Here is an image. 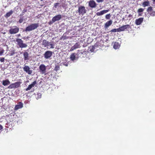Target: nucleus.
<instances>
[{
    "mask_svg": "<svg viewBox=\"0 0 155 155\" xmlns=\"http://www.w3.org/2000/svg\"><path fill=\"white\" fill-rule=\"evenodd\" d=\"M39 26V24H32L27 27L25 30L26 32L29 31L36 29Z\"/></svg>",
    "mask_w": 155,
    "mask_h": 155,
    "instance_id": "nucleus-1",
    "label": "nucleus"
},
{
    "mask_svg": "<svg viewBox=\"0 0 155 155\" xmlns=\"http://www.w3.org/2000/svg\"><path fill=\"white\" fill-rule=\"evenodd\" d=\"M78 12L80 15H84L87 12V10L84 6L80 5L78 7Z\"/></svg>",
    "mask_w": 155,
    "mask_h": 155,
    "instance_id": "nucleus-2",
    "label": "nucleus"
},
{
    "mask_svg": "<svg viewBox=\"0 0 155 155\" xmlns=\"http://www.w3.org/2000/svg\"><path fill=\"white\" fill-rule=\"evenodd\" d=\"M16 41L17 43V45L20 48H25L27 46V45L25 43H23V41L21 39H17Z\"/></svg>",
    "mask_w": 155,
    "mask_h": 155,
    "instance_id": "nucleus-3",
    "label": "nucleus"
},
{
    "mask_svg": "<svg viewBox=\"0 0 155 155\" xmlns=\"http://www.w3.org/2000/svg\"><path fill=\"white\" fill-rule=\"evenodd\" d=\"M78 51L79 52H78L77 54H76V55H77L78 57L82 58L86 57L88 53L86 51Z\"/></svg>",
    "mask_w": 155,
    "mask_h": 155,
    "instance_id": "nucleus-4",
    "label": "nucleus"
},
{
    "mask_svg": "<svg viewBox=\"0 0 155 155\" xmlns=\"http://www.w3.org/2000/svg\"><path fill=\"white\" fill-rule=\"evenodd\" d=\"M13 27L14 28L10 27L11 29L9 30V32L11 34H15L19 31V28L17 26H14Z\"/></svg>",
    "mask_w": 155,
    "mask_h": 155,
    "instance_id": "nucleus-5",
    "label": "nucleus"
},
{
    "mask_svg": "<svg viewBox=\"0 0 155 155\" xmlns=\"http://www.w3.org/2000/svg\"><path fill=\"white\" fill-rule=\"evenodd\" d=\"M147 12L150 14L151 16H155V11H153V7L151 6L149 7L147 10Z\"/></svg>",
    "mask_w": 155,
    "mask_h": 155,
    "instance_id": "nucleus-6",
    "label": "nucleus"
},
{
    "mask_svg": "<svg viewBox=\"0 0 155 155\" xmlns=\"http://www.w3.org/2000/svg\"><path fill=\"white\" fill-rule=\"evenodd\" d=\"M52 52L51 51H47L44 54L45 58L46 59L49 58L52 55Z\"/></svg>",
    "mask_w": 155,
    "mask_h": 155,
    "instance_id": "nucleus-7",
    "label": "nucleus"
},
{
    "mask_svg": "<svg viewBox=\"0 0 155 155\" xmlns=\"http://www.w3.org/2000/svg\"><path fill=\"white\" fill-rule=\"evenodd\" d=\"M130 28V25H123L118 28L119 32L124 31L125 29L129 28Z\"/></svg>",
    "mask_w": 155,
    "mask_h": 155,
    "instance_id": "nucleus-8",
    "label": "nucleus"
},
{
    "mask_svg": "<svg viewBox=\"0 0 155 155\" xmlns=\"http://www.w3.org/2000/svg\"><path fill=\"white\" fill-rule=\"evenodd\" d=\"M23 70L29 74H31L32 72V70H30V68L28 66L25 65L23 68Z\"/></svg>",
    "mask_w": 155,
    "mask_h": 155,
    "instance_id": "nucleus-9",
    "label": "nucleus"
},
{
    "mask_svg": "<svg viewBox=\"0 0 155 155\" xmlns=\"http://www.w3.org/2000/svg\"><path fill=\"white\" fill-rule=\"evenodd\" d=\"M88 5L91 8H94L97 6V4L94 0H91L88 2Z\"/></svg>",
    "mask_w": 155,
    "mask_h": 155,
    "instance_id": "nucleus-10",
    "label": "nucleus"
},
{
    "mask_svg": "<svg viewBox=\"0 0 155 155\" xmlns=\"http://www.w3.org/2000/svg\"><path fill=\"white\" fill-rule=\"evenodd\" d=\"M40 71L42 74H44L46 70V66L44 64H41L39 67Z\"/></svg>",
    "mask_w": 155,
    "mask_h": 155,
    "instance_id": "nucleus-11",
    "label": "nucleus"
},
{
    "mask_svg": "<svg viewBox=\"0 0 155 155\" xmlns=\"http://www.w3.org/2000/svg\"><path fill=\"white\" fill-rule=\"evenodd\" d=\"M37 84V81H34L31 84L28 85V87L25 90L26 91H28L30 90L33 87H34L35 84Z\"/></svg>",
    "mask_w": 155,
    "mask_h": 155,
    "instance_id": "nucleus-12",
    "label": "nucleus"
},
{
    "mask_svg": "<svg viewBox=\"0 0 155 155\" xmlns=\"http://www.w3.org/2000/svg\"><path fill=\"white\" fill-rule=\"evenodd\" d=\"M61 18V16L60 15H58L54 16L52 19V21L53 22H55L56 21L59 20Z\"/></svg>",
    "mask_w": 155,
    "mask_h": 155,
    "instance_id": "nucleus-13",
    "label": "nucleus"
},
{
    "mask_svg": "<svg viewBox=\"0 0 155 155\" xmlns=\"http://www.w3.org/2000/svg\"><path fill=\"white\" fill-rule=\"evenodd\" d=\"M80 47V45L78 43H76L73 46L71 47L70 51H73L74 50L79 48Z\"/></svg>",
    "mask_w": 155,
    "mask_h": 155,
    "instance_id": "nucleus-14",
    "label": "nucleus"
},
{
    "mask_svg": "<svg viewBox=\"0 0 155 155\" xmlns=\"http://www.w3.org/2000/svg\"><path fill=\"white\" fill-rule=\"evenodd\" d=\"M143 18H140L138 19H136L135 23L137 25H139L141 24L143 21Z\"/></svg>",
    "mask_w": 155,
    "mask_h": 155,
    "instance_id": "nucleus-15",
    "label": "nucleus"
},
{
    "mask_svg": "<svg viewBox=\"0 0 155 155\" xmlns=\"http://www.w3.org/2000/svg\"><path fill=\"white\" fill-rule=\"evenodd\" d=\"M24 59L25 61L28 60L30 58L29 56V54L28 52L25 51L23 53Z\"/></svg>",
    "mask_w": 155,
    "mask_h": 155,
    "instance_id": "nucleus-16",
    "label": "nucleus"
},
{
    "mask_svg": "<svg viewBox=\"0 0 155 155\" xmlns=\"http://www.w3.org/2000/svg\"><path fill=\"white\" fill-rule=\"evenodd\" d=\"M23 107V103L21 102H19L18 105H17L15 106V110H17L19 109L22 108Z\"/></svg>",
    "mask_w": 155,
    "mask_h": 155,
    "instance_id": "nucleus-17",
    "label": "nucleus"
},
{
    "mask_svg": "<svg viewBox=\"0 0 155 155\" xmlns=\"http://www.w3.org/2000/svg\"><path fill=\"white\" fill-rule=\"evenodd\" d=\"M108 10H104L101 11L100 12H97L96 13V15L97 16H101L104 14L106 13L109 11Z\"/></svg>",
    "mask_w": 155,
    "mask_h": 155,
    "instance_id": "nucleus-18",
    "label": "nucleus"
},
{
    "mask_svg": "<svg viewBox=\"0 0 155 155\" xmlns=\"http://www.w3.org/2000/svg\"><path fill=\"white\" fill-rule=\"evenodd\" d=\"M112 23V21L111 20L107 21L105 24L104 26V28L106 29Z\"/></svg>",
    "mask_w": 155,
    "mask_h": 155,
    "instance_id": "nucleus-19",
    "label": "nucleus"
},
{
    "mask_svg": "<svg viewBox=\"0 0 155 155\" xmlns=\"http://www.w3.org/2000/svg\"><path fill=\"white\" fill-rule=\"evenodd\" d=\"M10 83V81L8 79H6L2 81V84L3 85L6 86L9 84Z\"/></svg>",
    "mask_w": 155,
    "mask_h": 155,
    "instance_id": "nucleus-20",
    "label": "nucleus"
},
{
    "mask_svg": "<svg viewBox=\"0 0 155 155\" xmlns=\"http://www.w3.org/2000/svg\"><path fill=\"white\" fill-rule=\"evenodd\" d=\"M50 43L48 41L46 40H44L42 41V45L44 46L45 47L49 45V44Z\"/></svg>",
    "mask_w": 155,
    "mask_h": 155,
    "instance_id": "nucleus-21",
    "label": "nucleus"
},
{
    "mask_svg": "<svg viewBox=\"0 0 155 155\" xmlns=\"http://www.w3.org/2000/svg\"><path fill=\"white\" fill-rule=\"evenodd\" d=\"M21 82L20 81L16 82L13 83L15 88H17L20 86Z\"/></svg>",
    "mask_w": 155,
    "mask_h": 155,
    "instance_id": "nucleus-22",
    "label": "nucleus"
},
{
    "mask_svg": "<svg viewBox=\"0 0 155 155\" xmlns=\"http://www.w3.org/2000/svg\"><path fill=\"white\" fill-rule=\"evenodd\" d=\"M144 9L142 8H140L138 9L137 12L139 13L138 16H140L142 15V13L144 11Z\"/></svg>",
    "mask_w": 155,
    "mask_h": 155,
    "instance_id": "nucleus-23",
    "label": "nucleus"
},
{
    "mask_svg": "<svg viewBox=\"0 0 155 155\" xmlns=\"http://www.w3.org/2000/svg\"><path fill=\"white\" fill-rule=\"evenodd\" d=\"M120 46L118 42H115L114 43L113 48L115 49H117Z\"/></svg>",
    "mask_w": 155,
    "mask_h": 155,
    "instance_id": "nucleus-24",
    "label": "nucleus"
},
{
    "mask_svg": "<svg viewBox=\"0 0 155 155\" xmlns=\"http://www.w3.org/2000/svg\"><path fill=\"white\" fill-rule=\"evenodd\" d=\"M13 13V11L12 10H10L9 12H7L5 15V17L6 18H8Z\"/></svg>",
    "mask_w": 155,
    "mask_h": 155,
    "instance_id": "nucleus-25",
    "label": "nucleus"
},
{
    "mask_svg": "<svg viewBox=\"0 0 155 155\" xmlns=\"http://www.w3.org/2000/svg\"><path fill=\"white\" fill-rule=\"evenodd\" d=\"M149 1L144 2L142 3V5L143 7H145L149 5Z\"/></svg>",
    "mask_w": 155,
    "mask_h": 155,
    "instance_id": "nucleus-26",
    "label": "nucleus"
},
{
    "mask_svg": "<svg viewBox=\"0 0 155 155\" xmlns=\"http://www.w3.org/2000/svg\"><path fill=\"white\" fill-rule=\"evenodd\" d=\"M75 56L76 55H75V53H73L71 54L70 57L71 60L72 61L75 60L76 58Z\"/></svg>",
    "mask_w": 155,
    "mask_h": 155,
    "instance_id": "nucleus-27",
    "label": "nucleus"
},
{
    "mask_svg": "<svg viewBox=\"0 0 155 155\" xmlns=\"http://www.w3.org/2000/svg\"><path fill=\"white\" fill-rule=\"evenodd\" d=\"M41 93H38L36 95V98L37 99H39L41 97Z\"/></svg>",
    "mask_w": 155,
    "mask_h": 155,
    "instance_id": "nucleus-28",
    "label": "nucleus"
},
{
    "mask_svg": "<svg viewBox=\"0 0 155 155\" xmlns=\"http://www.w3.org/2000/svg\"><path fill=\"white\" fill-rule=\"evenodd\" d=\"M89 48L90 49V51L91 52H93L95 49V48L93 46H90Z\"/></svg>",
    "mask_w": 155,
    "mask_h": 155,
    "instance_id": "nucleus-29",
    "label": "nucleus"
},
{
    "mask_svg": "<svg viewBox=\"0 0 155 155\" xmlns=\"http://www.w3.org/2000/svg\"><path fill=\"white\" fill-rule=\"evenodd\" d=\"M8 88L11 89L15 88L13 83L11 84L8 87Z\"/></svg>",
    "mask_w": 155,
    "mask_h": 155,
    "instance_id": "nucleus-30",
    "label": "nucleus"
},
{
    "mask_svg": "<svg viewBox=\"0 0 155 155\" xmlns=\"http://www.w3.org/2000/svg\"><path fill=\"white\" fill-rule=\"evenodd\" d=\"M118 30H118V28L114 29H112L110 31L111 32H119Z\"/></svg>",
    "mask_w": 155,
    "mask_h": 155,
    "instance_id": "nucleus-31",
    "label": "nucleus"
},
{
    "mask_svg": "<svg viewBox=\"0 0 155 155\" xmlns=\"http://www.w3.org/2000/svg\"><path fill=\"white\" fill-rule=\"evenodd\" d=\"M59 68H60L59 66L58 65H56L55 67L54 70L56 71H57L59 69Z\"/></svg>",
    "mask_w": 155,
    "mask_h": 155,
    "instance_id": "nucleus-32",
    "label": "nucleus"
},
{
    "mask_svg": "<svg viewBox=\"0 0 155 155\" xmlns=\"http://www.w3.org/2000/svg\"><path fill=\"white\" fill-rule=\"evenodd\" d=\"M110 16L111 15H110V14H107L106 15L105 18L106 19H109L110 17Z\"/></svg>",
    "mask_w": 155,
    "mask_h": 155,
    "instance_id": "nucleus-33",
    "label": "nucleus"
},
{
    "mask_svg": "<svg viewBox=\"0 0 155 155\" xmlns=\"http://www.w3.org/2000/svg\"><path fill=\"white\" fill-rule=\"evenodd\" d=\"M59 3H56L54 4V7L56 8H57L58 5H59Z\"/></svg>",
    "mask_w": 155,
    "mask_h": 155,
    "instance_id": "nucleus-34",
    "label": "nucleus"
},
{
    "mask_svg": "<svg viewBox=\"0 0 155 155\" xmlns=\"http://www.w3.org/2000/svg\"><path fill=\"white\" fill-rule=\"evenodd\" d=\"M15 54V51L14 50L12 51L11 52V53H10V55L12 56L13 55Z\"/></svg>",
    "mask_w": 155,
    "mask_h": 155,
    "instance_id": "nucleus-35",
    "label": "nucleus"
},
{
    "mask_svg": "<svg viewBox=\"0 0 155 155\" xmlns=\"http://www.w3.org/2000/svg\"><path fill=\"white\" fill-rule=\"evenodd\" d=\"M49 45H50L51 46V47H50L51 48H54V45L53 44L50 43L49 44Z\"/></svg>",
    "mask_w": 155,
    "mask_h": 155,
    "instance_id": "nucleus-36",
    "label": "nucleus"
},
{
    "mask_svg": "<svg viewBox=\"0 0 155 155\" xmlns=\"http://www.w3.org/2000/svg\"><path fill=\"white\" fill-rule=\"evenodd\" d=\"M4 60H5L4 58H0V61H1V62H4Z\"/></svg>",
    "mask_w": 155,
    "mask_h": 155,
    "instance_id": "nucleus-37",
    "label": "nucleus"
},
{
    "mask_svg": "<svg viewBox=\"0 0 155 155\" xmlns=\"http://www.w3.org/2000/svg\"><path fill=\"white\" fill-rule=\"evenodd\" d=\"M96 1L98 3H100L103 2L104 0H96Z\"/></svg>",
    "mask_w": 155,
    "mask_h": 155,
    "instance_id": "nucleus-38",
    "label": "nucleus"
},
{
    "mask_svg": "<svg viewBox=\"0 0 155 155\" xmlns=\"http://www.w3.org/2000/svg\"><path fill=\"white\" fill-rule=\"evenodd\" d=\"M4 52V50H2L1 51H0V56L2 55L3 54Z\"/></svg>",
    "mask_w": 155,
    "mask_h": 155,
    "instance_id": "nucleus-39",
    "label": "nucleus"
},
{
    "mask_svg": "<svg viewBox=\"0 0 155 155\" xmlns=\"http://www.w3.org/2000/svg\"><path fill=\"white\" fill-rule=\"evenodd\" d=\"M23 18H20L19 20V22L20 23H21L23 22Z\"/></svg>",
    "mask_w": 155,
    "mask_h": 155,
    "instance_id": "nucleus-40",
    "label": "nucleus"
},
{
    "mask_svg": "<svg viewBox=\"0 0 155 155\" xmlns=\"http://www.w3.org/2000/svg\"><path fill=\"white\" fill-rule=\"evenodd\" d=\"M27 11V9L26 8H24L22 11V13H25Z\"/></svg>",
    "mask_w": 155,
    "mask_h": 155,
    "instance_id": "nucleus-41",
    "label": "nucleus"
},
{
    "mask_svg": "<svg viewBox=\"0 0 155 155\" xmlns=\"http://www.w3.org/2000/svg\"><path fill=\"white\" fill-rule=\"evenodd\" d=\"M54 22H53V21L52 20L51 21H49V22L48 23V24H49V25H51V24H52V23H53Z\"/></svg>",
    "mask_w": 155,
    "mask_h": 155,
    "instance_id": "nucleus-42",
    "label": "nucleus"
},
{
    "mask_svg": "<svg viewBox=\"0 0 155 155\" xmlns=\"http://www.w3.org/2000/svg\"><path fill=\"white\" fill-rule=\"evenodd\" d=\"M3 129V127L0 124V130H2Z\"/></svg>",
    "mask_w": 155,
    "mask_h": 155,
    "instance_id": "nucleus-43",
    "label": "nucleus"
},
{
    "mask_svg": "<svg viewBox=\"0 0 155 155\" xmlns=\"http://www.w3.org/2000/svg\"><path fill=\"white\" fill-rule=\"evenodd\" d=\"M153 2H155V0H152Z\"/></svg>",
    "mask_w": 155,
    "mask_h": 155,
    "instance_id": "nucleus-44",
    "label": "nucleus"
}]
</instances>
